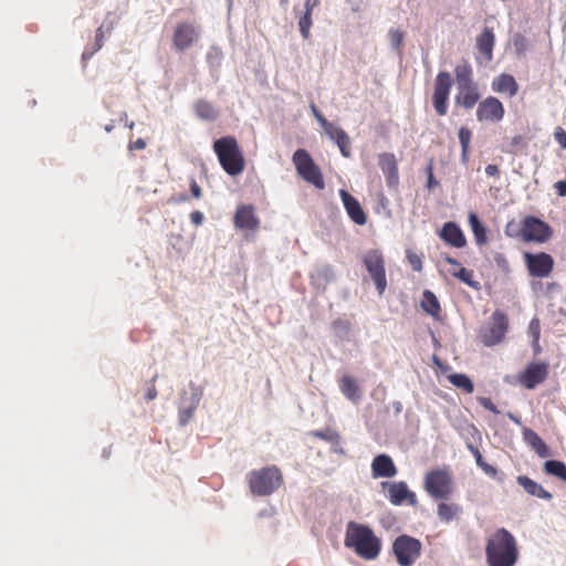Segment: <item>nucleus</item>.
Instances as JSON below:
<instances>
[{
  "mask_svg": "<svg viewBox=\"0 0 566 566\" xmlns=\"http://www.w3.org/2000/svg\"><path fill=\"white\" fill-rule=\"evenodd\" d=\"M196 35L195 29L186 23L177 25L174 32V44L180 51L188 49Z\"/></svg>",
  "mask_w": 566,
  "mask_h": 566,
  "instance_id": "22",
  "label": "nucleus"
},
{
  "mask_svg": "<svg viewBox=\"0 0 566 566\" xmlns=\"http://www.w3.org/2000/svg\"><path fill=\"white\" fill-rule=\"evenodd\" d=\"M493 92L499 94H509L510 97L518 93V84L515 77L507 73H502L494 77L491 84Z\"/></svg>",
  "mask_w": 566,
  "mask_h": 566,
  "instance_id": "20",
  "label": "nucleus"
},
{
  "mask_svg": "<svg viewBox=\"0 0 566 566\" xmlns=\"http://www.w3.org/2000/svg\"><path fill=\"white\" fill-rule=\"evenodd\" d=\"M528 333L533 337L534 342L537 343L541 335V323L538 318H533L528 325Z\"/></svg>",
  "mask_w": 566,
  "mask_h": 566,
  "instance_id": "50",
  "label": "nucleus"
},
{
  "mask_svg": "<svg viewBox=\"0 0 566 566\" xmlns=\"http://www.w3.org/2000/svg\"><path fill=\"white\" fill-rule=\"evenodd\" d=\"M524 261L527 268V271L533 277H547L554 268L553 258L545 252L539 253H524Z\"/></svg>",
  "mask_w": 566,
  "mask_h": 566,
  "instance_id": "12",
  "label": "nucleus"
},
{
  "mask_svg": "<svg viewBox=\"0 0 566 566\" xmlns=\"http://www.w3.org/2000/svg\"><path fill=\"white\" fill-rule=\"evenodd\" d=\"M193 111L198 118L206 122H214L219 116V112L212 103L203 98L193 104Z\"/></svg>",
  "mask_w": 566,
  "mask_h": 566,
  "instance_id": "28",
  "label": "nucleus"
},
{
  "mask_svg": "<svg viewBox=\"0 0 566 566\" xmlns=\"http://www.w3.org/2000/svg\"><path fill=\"white\" fill-rule=\"evenodd\" d=\"M438 186V179H428V188H433Z\"/></svg>",
  "mask_w": 566,
  "mask_h": 566,
  "instance_id": "62",
  "label": "nucleus"
},
{
  "mask_svg": "<svg viewBox=\"0 0 566 566\" xmlns=\"http://www.w3.org/2000/svg\"><path fill=\"white\" fill-rule=\"evenodd\" d=\"M469 223H470L471 230L474 234V238L476 240V243H479V244L485 243L486 242L485 228L480 222V220L475 213L469 214Z\"/></svg>",
  "mask_w": 566,
  "mask_h": 566,
  "instance_id": "36",
  "label": "nucleus"
},
{
  "mask_svg": "<svg viewBox=\"0 0 566 566\" xmlns=\"http://www.w3.org/2000/svg\"><path fill=\"white\" fill-rule=\"evenodd\" d=\"M311 436L327 441L332 444H338L340 441V436L337 431L326 428L324 430H315L311 432Z\"/></svg>",
  "mask_w": 566,
  "mask_h": 566,
  "instance_id": "40",
  "label": "nucleus"
},
{
  "mask_svg": "<svg viewBox=\"0 0 566 566\" xmlns=\"http://www.w3.org/2000/svg\"><path fill=\"white\" fill-rule=\"evenodd\" d=\"M523 439L541 458L551 455L548 447L534 430L524 428Z\"/></svg>",
  "mask_w": 566,
  "mask_h": 566,
  "instance_id": "24",
  "label": "nucleus"
},
{
  "mask_svg": "<svg viewBox=\"0 0 566 566\" xmlns=\"http://www.w3.org/2000/svg\"><path fill=\"white\" fill-rule=\"evenodd\" d=\"M544 470L547 474L554 475L566 482V465L564 462L557 460H547L544 463Z\"/></svg>",
  "mask_w": 566,
  "mask_h": 566,
  "instance_id": "35",
  "label": "nucleus"
},
{
  "mask_svg": "<svg viewBox=\"0 0 566 566\" xmlns=\"http://www.w3.org/2000/svg\"><path fill=\"white\" fill-rule=\"evenodd\" d=\"M522 233H523V220L521 223L512 220L507 222L505 227V234L510 238H517L522 240Z\"/></svg>",
  "mask_w": 566,
  "mask_h": 566,
  "instance_id": "44",
  "label": "nucleus"
},
{
  "mask_svg": "<svg viewBox=\"0 0 566 566\" xmlns=\"http://www.w3.org/2000/svg\"><path fill=\"white\" fill-rule=\"evenodd\" d=\"M311 27H312V14L308 12H303V14L300 17V20H298V28H300L301 35L306 40L310 38Z\"/></svg>",
  "mask_w": 566,
  "mask_h": 566,
  "instance_id": "43",
  "label": "nucleus"
},
{
  "mask_svg": "<svg viewBox=\"0 0 566 566\" xmlns=\"http://www.w3.org/2000/svg\"><path fill=\"white\" fill-rule=\"evenodd\" d=\"M373 478H392L397 474V468L392 459L387 454H378L371 462Z\"/></svg>",
  "mask_w": 566,
  "mask_h": 566,
  "instance_id": "19",
  "label": "nucleus"
},
{
  "mask_svg": "<svg viewBox=\"0 0 566 566\" xmlns=\"http://www.w3.org/2000/svg\"><path fill=\"white\" fill-rule=\"evenodd\" d=\"M378 165L386 177H398L397 160L394 154H380L378 157Z\"/></svg>",
  "mask_w": 566,
  "mask_h": 566,
  "instance_id": "32",
  "label": "nucleus"
},
{
  "mask_svg": "<svg viewBox=\"0 0 566 566\" xmlns=\"http://www.w3.org/2000/svg\"><path fill=\"white\" fill-rule=\"evenodd\" d=\"M113 128H114V124H113V123H111V124H108V125H106V126H105V130H106L107 133H111V132L113 130Z\"/></svg>",
  "mask_w": 566,
  "mask_h": 566,
  "instance_id": "63",
  "label": "nucleus"
},
{
  "mask_svg": "<svg viewBox=\"0 0 566 566\" xmlns=\"http://www.w3.org/2000/svg\"><path fill=\"white\" fill-rule=\"evenodd\" d=\"M157 375H155L151 379H150V387L147 389V392H146V400L147 401H150V400H154L156 397H157V389L155 387V382H156V379H157Z\"/></svg>",
  "mask_w": 566,
  "mask_h": 566,
  "instance_id": "53",
  "label": "nucleus"
},
{
  "mask_svg": "<svg viewBox=\"0 0 566 566\" xmlns=\"http://www.w3.org/2000/svg\"><path fill=\"white\" fill-rule=\"evenodd\" d=\"M505 109L502 102L494 96H489L480 102L476 109L479 122H501L504 118Z\"/></svg>",
  "mask_w": 566,
  "mask_h": 566,
  "instance_id": "15",
  "label": "nucleus"
},
{
  "mask_svg": "<svg viewBox=\"0 0 566 566\" xmlns=\"http://www.w3.org/2000/svg\"><path fill=\"white\" fill-rule=\"evenodd\" d=\"M479 403L484 407L486 410L497 415L500 413L499 409L496 408V406L492 402V400L490 398H486V397H480L478 399Z\"/></svg>",
  "mask_w": 566,
  "mask_h": 566,
  "instance_id": "52",
  "label": "nucleus"
},
{
  "mask_svg": "<svg viewBox=\"0 0 566 566\" xmlns=\"http://www.w3.org/2000/svg\"><path fill=\"white\" fill-rule=\"evenodd\" d=\"M440 238L454 248H462L467 243L462 230L454 222L443 224Z\"/></svg>",
  "mask_w": 566,
  "mask_h": 566,
  "instance_id": "21",
  "label": "nucleus"
},
{
  "mask_svg": "<svg viewBox=\"0 0 566 566\" xmlns=\"http://www.w3.org/2000/svg\"><path fill=\"white\" fill-rule=\"evenodd\" d=\"M406 256H407V260L410 264V266L412 268L413 271L416 272H421L422 271V258L421 255L417 254L416 252H413L412 250L408 249L406 251Z\"/></svg>",
  "mask_w": 566,
  "mask_h": 566,
  "instance_id": "45",
  "label": "nucleus"
},
{
  "mask_svg": "<svg viewBox=\"0 0 566 566\" xmlns=\"http://www.w3.org/2000/svg\"><path fill=\"white\" fill-rule=\"evenodd\" d=\"M190 220L195 226H201L205 220V216L201 211L196 210L190 213Z\"/></svg>",
  "mask_w": 566,
  "mask_h": 566,
  "instance_id": "54",
  "label": "nucleus"
},
{
  "mask_svg": "<svg viewBox=\"0 0 566 566\" xmlns=\"http://www.w3.org/2000/svg\"><path fill=\"white\" fill-rule=\"evenodd\" d=\"M444 261L452 265V269L449 271L450 274L463 283L468 284L469 286L476 287L478 282H474L473 279V272L471 270L465 269L455 259L451 256H444Z\"/></svg>",
  "mask_w": 566,
  "mask_h": 566,
  "instance_id": "25",
  "label": "nucleus"
},
{
  "mask_svg": "<svg viewBox=\"0 0 566 566\" xmlns=\"http://www.w3.org/2000/svg\"><path fill=\"white\" fill-rule=\"evenodd\" d=\"M464 93H459L454 97L457 105L463 106L465 109H471L480 99L479 86L471 88H463Z\"/></svg>",
  "mask_w": 566,
  "mask_h": 566,
  "instance_id": "31",
  "label": "nucleus"
},
{
  "mask_svg": "<svg viewBox=\"0 0 566 566\" xmlns=\"http://www.w3.org/2000/svg\"><path fill=\"white\" fill-rule=\"evenodd\" d=\"M555 188L559 196H566V180H559L555 184Z\"/></svg>",
  "mask_w": 566,
  "mask_h": 566,
  "instance_id": "57",
  "label": "nucleus"
},
{
  "mask_svg": "<svg viewBox=\"0 0 566 566\" xmlns=\"http://www.w3.org/2000/svg\"><path fill=\"white\" fill-rule=\"evenodd\" d=\"M458 137L461 145L462 157L465 158L469 151L472 132L469 127L462 126L458 132Z\"/></svg>",
  "mask_w": 566,
  "mask_h": 566,
  "instance_id": "41",
  "label": "nucleus"
},
{
  "mask_svg": "<svg viewBox=\"0 0 566 566\" xmlns=\"http://www.w3.org/2000/svg\"><path fill=\"white\" fill-rule=\"evenodd\" d=\"M455 80L459 90L471 88L478 86L473 80V70L468 61H463L454 69Z\"/></svg>",
  "mask_w": 566,
  "mask_h": 566,
  "instance_id": "23",
  "label": "nucleus"
},
{
  "mask_svg": "<svg viewBox=\"0 0 566 566\" xmlns=\"http://www.w3.org/2000/svg\"><path fill=\"white\" fill-rule=\"evenodd\" d=\"M364 263L376 284L378 293L381 295L387 286L382 254L377 250H371L366 254Z\"/></svg>",
  "mask_w": 566,
  "mask_h": 566,
  "instance_id": "11",
  "label": "nucleus"
},
{
  "mask_svg": "<svg viewBox=\"0 0 566 566\" xmlns=\"http://www.w3.org/2000/svg\"><path fill=\"white\" fill-rule=\"evenodd\" d=\"M453 78L447 71L438 73L434 81V91L432 95V105L438 115L444 116L448 112V102Z\"/></svg>",
  "mask_w": 566,
  "mask_h": 566,
  "instance_id": "8",
  "label": "nucleus"
},
{
  "mask_svg": "<svg viewBox=\"0 0 566 566\" xmlns=\"http://www.w3.org/2000/svg\"><path fill=\"white\" fill-rule=\"evenodd\" d=\"M190 191H191V195L193 198L196 199H200L201 198V188L199 187V185L196 182V181H192L191 182V186H190Z\"/></svg>",
  "mask_w": 566,
  "mask_h": 566,
  "instance_id": "55",
  "label": "nucleus"
},
{
  "mask_svg": "<svg viewBox=\"0 0 566 566\" xmlns=\"http://www.w3.org/2000/svg\"><path fill=\"white\" fill-rule=\"evenodd\" d=\"M485 555L489 566H514L518 557L514 536L505 528L496 530L486 542Z\"/></svg>",
  "mask_w": 566,
  "mask_h": 566,
  "instance_id": "2",
  "label": "nucleus"
},
{
  "mask_svg": "<svg viewBox=\"0 0 566 566\" xmlns=\"http://www.w3.org/2000/svg\"><path fill=\"white\" fill-rule=\"evenodd\" d=\"M207 63L211 70H218L223 60V52L219 46L212 45L209 48L206 55Z\"/></svg>",
  "mask_w": 566,
  "mask_h": 566,
  "instance_id": "38",
  "label": "nucleus"
},
{
  "mask_svg": "<svg viewBox=\"0 0 566 566\" xmlns=\"http://www.w3.org/2000/svg\"><path fill=\"white\" fill-rule=\"evenodd\" d=\"M260 218L252 205H239L233 216V226L237 230L255 233L260 229Z\"/></svg>",
  "mask_w": 566,
  "mask_h": 566,
  "instance_id": "13",
  "label": "nucleus"
},
{
  "mask_svg": "<svg viewBox=\"0 0 566 566\" xmlns=\"http://www.w3.org/2000/svg\"><path fill=\"white\" fill-rule=\"evenodd\" d=\"M308 181L313 182L315 187L318 189L324 188V179H307Z\"/></svg>",
  "mask_w": 566,
  "mask_h": 566,
  "instance_id": "60",
  "label": "nucleus"
},
{
  "mask_svg": "<svg viewBox=\"0 0 566 566\" xmlns=\"http://www.w3.org/2000/svg\"><path fill=\"white\" fill-rule=\"evenodd\" d=\"M448 380L450 384H452L454 387L461 389L465 394H472L474 391V384L470 379V377L465 374H450L448 375Z\"/></svg>",
  "mask_w": 566,
  "mask_h": 566,
  "instance_id": "34",
  "label": "nucleus"
},
{
  "mask_svg": "<svg viewBox=\"0 0 566 566\" xmlns=\"http://www.w3.org/2000/svg\"><path fill=\"white\" fill-rule=\"evenodd\" d=\"M462 513V507L455 503L441 502L437 506V515L441 522L449 523Z\"/></svg>",
  "mask_w": 566,
  "mask_h": 566,
  "instance_id": "30",
  "label": "nucleus"
},
{
  "mask_svg": "<svg viewBox=\"0 0 566 566\" xmlns=\"http://www.w3.org/2000/svg\"><path fill=\"white\" fill-rule=\"evenodd\" d=\"M507 329V315L504 312L496 310L493 312L489 325L481 331V340L485 346H494L504 339Z\"/></svg>",
  "mask_w": 566,
  "mask_h": 566,
  "instance_id": "7",
  "label": "nucleus"
},
{
  "mask_svg": "<svg viewBox=\"0 0 566 566\" xmlns=\"http://www.w3.org/2000/svg\"><path fill=\"white\" fill-rule=\"evenodd\" d=\"M339 389L342 394L353 402H357L361 397L358 384L349 375H345L340 378Z\"/></svg>",
  "mask_w": 566,
  "mask_h": 566,
  "instance_id": "29",
  "label": "nucleus"
},
{
  "mask_svg": "<svg viewBox=\"0 0 566 566\" xmlns=\"http://www.w3.org/2000/svg\"><path fill=\"white\" fill-rule=\"evenodd\" d=\"M428 177L430 178H433V174H432V167L431 166H428Z\"/></svg>",
  "mask_w": 566,
  "mask_h": 566,
  "instance_id": "64",
  "label": "nucleus"
},
{
  "mask_svg": "<svg viewBox=\"0 0 566 566\" xmlns=\"http://www.w3.org/2000/svg\"><path fill=\"white\" fill-rule=\"evenodd\" d=\"M298 177H323L319 167L315 164L306 149L300 148L293 154Z\"/></svg>",
  "mask_w": 566,
  "mask_h": 566,
  "instance_id": "16",
  "label": "nucleus"
},
{
  "mask_svg": "<svg viewBox=\"0 0 566 566\" xmlns=\"http://www.w3.org/2000/svg\"><path fill=\"white\" fill-rule=\"evenodd\" d=\"M323 130L327 135V137L338 146L340 154L345 158L350 157L352 142L347 133L342 127L333 123H329V126H325Z\"/></svg>",
  "mask_w": 566,
  "mask_h": 566,
  "instance_id": "18",
  "label": "nucleus"
},
{
  "mask_svg": "<svg viewBox=\"0 0 566 566\" xmlns=\"http://www.w3.org/2000/svg\"><path fill=\"white\" fill-rule=\"evenodd\" d=\"M423 489L434 500H447L454 491L453 478L448 468L429 470L423 480Z\"/></svg>",
  "mask_w": 566,
  "mask_h": 566,
  "instance_id": "5",
  "label": "nucleus"
},
{
  "mask_svg": "<svg viewBox=\"0 0 566 566\" xmlns=\"http://www.w3.org/2000/svg\"><path fill=\"white\" fill-rule=\"evenodd\" d=\"M390 45L394 50H399L403 42V33L399 30H389Z\"/></svg>",
  "mask_w": 566,
  "mask_h": 566,
  "instance_id": "48",
  "label": "nucleus"
},
{
  "mask_svg": "<svg viewBox=\"0 0 566 566\" xmlns=\"http://www.w3.org/2000/svg\"><path fill=\"white\" fill-rule=\"evenodd\" d=\"M344 544L366 560L376 559L381 551V541L374 531L353 521L347 524Z\"/></svg>",
  "mask_w": 566,
  "mask_h": 566,
  "instance_id": "1",
  "label": "nucleus"
},
{
  "mask_svg": "<svg viewBox=\"0 0 566 566\" xmlns=\"http://www.w3.org/2000/svg\"><path fill=\"white\" fill-rule=\"evenodd\" d=\"M339 196L350 220L358 226L366 224L367 216L358 200L345 189L339 190Z\"/></svg>",
  "mask_w": 566,
  "mask_h": 566,
  "instance_id": "17",
  "label": "nucleus"
},
{
  "mask_svg": "<svg viewBox=\"0 0 566 566\" xmlns=\"http://www.w3.org/2000/svg\"><path fill=\"white\" fill-rule=\"evenodd\" d=\"M248 484L252 494L268 496L283 484V475L276 465H269L249 473Z\"/></svg>",
  "mask_w": 566,
  "mask_h": 566,
  "instance_id": "4",
  "label": "nucleus"
},
{
  "mask_svg": "<svg viewBox=\"0 0 566 566\" xmlns=\"http://www.w3.org/2000/svg\"><path fill=\"white\" fill-rule=\"evenodd\" d=\"M223 170L231 177L241 174L244 167V158L237 139L232 136H223L213 144Z\"/></svg>",
  "mask_w": 566,
  "mask_h": 566,
  "instance_id": "3",
  "label": "nucleus"
},
{
  "mask_svg": "<svg viewBox=\"0 0 566 566\" xmlns=\"http://www.w3.org/2000/svg\"><path fill=\"white\" fill-rule=\"evenodd\" d=\"M513 45H514L516 54L518 56H521L522 54H524V52L526 50L527 39L523 34L517 33L514 35Z\"/></svg>",
  "mask_w": 566,
  "mask_h": 566,
  "instance_id": "47",
  "label": "nucleus"
},
{
  "mask_svg": "<svg viewBox=\"0 0 566 566\" xmlns=\"http://www.w3.org/2000/svg\"><path fill=\"white\" fill-rule=\"evenodd\" d=\"M394 408H395V411H396L397 413H399V412L402 410V405H401V402L396 401V402L394 403Z\"/></svg>",
  "mask_w": 566,
  "mask_h": 566,
  "instance_id": "61",
  "label": "nucleus"
},
{
  "mask_svg": "<svg viewBox=\"0 0 566 566\" xmlns=\"http://www.w3.org/2000/svg\"><path fill=\"white\" fill-rule=\"evenodd\" d=\"M517 483L527 492L528 494L544 499V500H552V494L546 491L541 484L535 482L534 480L530 479L526 475H520L517 478Z\"/></svg>",
  "mask_w": 566,
  "mask_h": 566,
  "instance_id": "27",
  "label": "nucleus"
},
{
  "mask_svg": "<svg viewBox=\"0 0 566 566\" xmlns=\"http://www.w3.org/2000/svg\"><path fill=\"white\" fill-rule=\"evenodd\" d=\"M382 490L387 491V497L394 505L407 503L410 506L418 505V499L415 492L410 491L405 481L381 482Z\"/></svg>",
  "mask_w": 566,
  "mask_h": 566,
  "instance_id": "10",
  "label": "nucleus"
},
{
  "mask_svg": "<svg viewBox=\"0 0 566 566\" xmlns=\"http://www.w3.org/2000/svg\"><path fill=\"white\" fill-rule=\"evenodd\" d=\"M495 42V36L490 28H484V30L476 38V46L479 51L484 55L486 61H491L493 57V46Z\"/></svg>",
  "mask_w": 566,
  "mask_h": 566,
  "instance_id": "26",
  "label": "nucleus"
},
{
  "mask_svg": "<svg viewBox=\"0 0 566 566\" xmlns=\"http://www.w3.org/2000/svg\"><path fill=\"white\" fill-rule=\"evenodd\" d=\"M201 392H195L192 396V402L189 407L179 410V420L181 424H186L193 416V412L200 401Z\"/></svg>",
  "mask_w": 566,
  "mask_h": 566,
  "instance_id": "39",
  "label": "nucleus"
},
{
  "mask_svg": "<svg viewBox=\"0 0 566 566\" xmlns=\"http://www.w3.org/2000/svg\"><path fill=\"white\" fill-rule=\"evenodd\" d=\"M421 307L426 313L433 316L434 318H438L441 312L440 303L437 296L429 290L423 292Z\"/></svg>",
  "mask_w": 566,
  "mask_h": 566,
  "instance_id": "33",
  "label": "nucleus"
},
{
  "mask_svg": "<svg viewBox=\"0 0 566 566\" xmlns=\"http://www.w3.org/2000/svg\"><path fill=\"white\" fill-rule=\"evenodd\" d=\"M310 109L312 115L315 117V119L317 120L322 128H324L325 126H329L331 122H328L325 118V116L322 114V112L317 108V106L314 103L310 104Z\"/></svg>",
  "mask_w": 566,
  "mask_h": 566,
  "instance_id": "49",
  "label": "nucleus"
},
{
  "mask_svg": "<svg viewBox=\"0 0 566 566\" xmlns=\"http://www.w3.org/2000/svg\"><path fill=\"white\" fill-rule=\"evenodd\" d=\"M146 147V142L143 138L136 139L133 144H130V149H144Z\"/></svg>",
  "mask_w": 566,
  "mask_h": 566,
  "instance_id": "58",
  "label": "nucleus"
},
{
  "mask_svg": "<svg viewBox=\"0 0 566 566\" xmlns=\"http://www.w3.org/2000/svg\"><path fill=\"white\" fill-rule=\"evenodd\" d=\"M421 551V542L407 534L399 535L392 543V553L400 566H412L420 557Z\"/></svg>",
  "mask_w": 566,
  "mask_h": 566,
  "instance_id": "6",
  "label": "nucleus"
},
{
  "mask_svg": "<svg viewBox=\"0 0 566 566\" xmlns=\"http://www.w3.org/2000/svg\"><path fill=\"white\" fill-rule=\"evenodd\" d=\"M499 171V168L496 165H488L485 167V172L489 175V176H493L495 175L496 172Z\"/></svg>",
  "mask_w": 566,
  "mask_h": 566,
  "instance_id": "59",
  "label": "nucleus"
},
{
  "mask_svg": "<svg viewBox=\"0 0 566 566\" xmlns=\"http://www.w3.org/2000/svg\"><path fill=\"white\" fill-rule=\"evenodd\" d=\"M318 0H305L304 12L313 13V9L318 4Z\"/></svg>",
  "mask_w": 566,
  "mask_h": 566,
  "instance_id": "56",
  "label": "nucleus"
},
{
  "mask_svg": "<svg viewBox=\"0 0 566 566\" xmlns=\"http://www.w3.org/2000/svg\"><path fill=\"white\" fill-rule=\"evenodd\" d=\"M332 327L336 334L346 335L349 333V331L352 328V324L348 319L337 318V319L333 321Z\"/></svg>",
  "mask_w": 566,
  "mask_h": 566,
  "instance_id": "46",
  "label": "nucleus"
},
{
  "mask_svg": "<svg viewBox=\"0 0 566 566\" xmlns=\"http://www.w3.org/2000/svg\"><path fill=\"white\" fill-rule=\"evenodd\" d=\"M549 365L545 361L531 363L525 370L517 376L518 382L526 389H534L548 377Z\"/></svg>",
  "mask_w": 566,
  "mask_h": 566,
  "instance_id": "14",
  "label": "nucleus"
},
{
  "mask_svg": "<svg viewBox=\"0 0 566 566\" xmlns=\"http://www.w3.org/2000/svg\"><path fill=\"white\" fill-rule=\"evenodd\" d=\"M468 448L469 450L472 452V454L474 455L475 458V461H476V464L486 473V474H492L494 475L496 473V470L495 468H493L492 465L488 464L484 460H483V457L481 454V452L479 451L478 448H475L474 446L472 444H468Z\"/></svg>",
  "mask_w": 566,
  "mask_h": 566,
  "instance_id": "42",
  "label": "nucleus"
},
{
  "mask_svg": "<svg viewBox=\"0 0 566 566\" xmlns=\"http://www.w3.org/2000/svg\"><path fill=\"white\" fill-rule=\"evenodd\" d=\"M553 235V230L545 221L527 216L523 218V233L522 241L544 243Z\"/></svg>",
  "mask_w": 566,
  "mask_h": 566,
  "instance_id": "9",
  "label": "nucleus"
},
{
  "mask_svg": "<svg viewBox=\"0 0 566 566\" xmlns=\"http://www.w3.org/2000/svg\"><path fill=\"white\" fill-rule=\"evenodd\" d=\"M554 138L563 149H566V130L562 127H556Z\"/></svg>",
  "mask_w": 566,
  "mask_h": 566,
  "instance_id": "51",
  "label": "nucleus"
},
{
  "mask_svg": "<svg viewBox=\"0 0 566 566\" xmlns=\"http://www.w3.org/2000/svg\"><path fill=\"white\" fill-rule=\"evenodd\" d=\"M104 45V31H103V25H101L97 30H96V34H95V41L92 45V48H86L82 54V60L83 61H86V60H90L97 51H99Z\"/></svg>",
  "mask_w": 566,
  "mask_h": 566,
  "instance_id": "37",
  "label": "nucleus"
}]
</instances>
